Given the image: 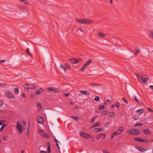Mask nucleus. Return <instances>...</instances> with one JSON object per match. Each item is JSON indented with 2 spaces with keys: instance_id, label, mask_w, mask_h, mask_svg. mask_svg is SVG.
<instances>
[{
  "instance_id": "29",
  "label": "nucleus",
  "mask_w": 153,
  "mask_h": 153,
  "mask_svg": "<svg viewBox=\"0 0 153 153\" xmlns=\"http://www.w3.org/2000/svg\"><path fill=\"white\" fill-rule=\"evenodd\" d=\"M102 128H96L94 129V132H97L100 131L101 130H102Z\"/></svg>"
},
{
  "instance_id": "22",
  "label": "nucleus",
  "mask_w": 153,
  "mask_h": 153,
  "mask_svg": "<svg viewBox=\"0 0 153 153\" xmlns=\"http://www.w3.org/2000/svg\"><path fill=\"white\" fill-rule=\"evenodd\" d=\"M19 1L21 2H24L25 4H29V2L27 0H19Z\"/></svg>"
},
{
  "instance_id": "11",
  "label": "nucleus",
  "mask_w": 153,
  "mask_h": 153,
  "mask_svg": "<svg viewBox=\"0 0 153 153\" xmlns=\"http://www.w3.org/2000/svg\"><path fill=\"white\" fill-rule=\"evenodd\" d=\"M38 117L39 118H37L38 123L39 124H42L44 121V119L43 118L40 117Z\"/></svg>"
},
{
  "instance_id": "35",
  "label": "nucleus",
  "mask_w": 153,
  "mask_h": 153,
  "mask_svg": "<svg viewBox=\"0 0 153 153\" xmlns=\"http://www.w3.org/2000/svg\"><path fill=\"white\" fill-rule=\"evenodd\" d=\"M23 87L24 88L26 89H27V90L28 91L29 89V86L27 84H24V85H23Z\"/></svg>"
},
{
  "instance_id": "23",
  "label": "nucleus",
  "mask_w": 153,
  "mask_h": 153,
  "mask_svg": "<svg viewBox=\"0 0 153 153\" xmlns=\"http://www.w3.org/2000/svg\"><path fill=\"white\" fill-rule=\"evenodd\" d=\"M86 133H85L84 132H80L79 133V134L82 137L85 138V137H86Z\"/></svg>"
},
{
  "instance_id": "33",
  "label": "nucleus",
  "mask_w": 153,
  "mask_h": 153,
  "mask_svg": "<svg viewBox=\"0 0 153 153\" xmlns=\"http://www.w3.org/2000/svg\"><path fill=\"white\" fill-rule=\"evenodd\" d=\"M19 92V89L18 88H15L14 93L15 94H18Z\"/></svg>"
},
{
  "instance_id": "3",
  "label": "nucleus",
  "mask_w": 153,
  "mask_h": 153,
  "mask_svg": "<svg viewBox=\"0 0 153 153\" xmlns=\"http://www.w3.org/2000/svg\"><path fill=\"white\" fill-rule=\"evenodd\" d=\"M127 132L131 135H137L141 134L140 131L133 128L128 129L127 130Z\"/></svg>"
},
{
  "instance_id": "31",
  "label": "nucleus",
  "mask_w": 153,
  "mask_h": 153,
  "mask_svg": "<svg viewBox=\"0 0 153 153\" xmlns=\"http://www.w3.org/2000/svg\"><path fill=\"white\" fill-rule=\"evenodd\" d=\"M140 52V50H137L135 51V52L134 53V55L136 56L137 54Z\"/></svg>"
},
{
  "instance_id": "25",
  "label": "nucleus",
  "mask_w": 153,
  "mask_h": 153,
  "mask_svg": "<svg viewBox=\"0 0 153 153\" xmlns=\"http://www.w3.org/2000/svg\"><path fill=\"white\" fill-rule=\"evenodd\" d=\"M30 124L29 123L28 124L27 127V135L28 134H29L30 130Z\"/></svg>"
},
{
  "instance_id": "62",
  "label": "nucleus",
  "mask_w": 153,
  "mask_h": 153,
  "mask_svg": "<svg viewBox=\"0 0 153 153\" xmlns=\"http://www.w3.org/2000/svg\"><path fill=\"white\" fill-rule=\"evenodd\" d=\"M3 139L4 140L6 141L7 140V137L6 136H4L3 137Z\"/></svg>"
},
{
  "instance_id": "5",
  "label": "nucleus",
  "mask_w": 153,
  "mask_h": 153,
  "mask_svg": "<svg viewBox=\"0 0 153 153\" xmlns=\"http://www.w3.org/2000/svg\"><path fill=\"white\" fill-rule=\"evenodd\" d=\"M82 59L78 58L77 59L74 58L69 60L71 63L76 64L82 60Z\"/></svg>"
},
{
  "instance_id": "47",
  "label": "nucleus",
  "mask_w": 153,
  "mask_h": 153,
  "mask_svg": "<svg viewBox=\"0 0 153 153\" xmlns=\"http://www.w3.org/2000/svg\"><path fill=\"white\" fill-rule=\"evenodd\" d=\"M149 35L150 37L153 39V32H150L149 33Z\"/></svg>"
},
{
  "instance_id": "42",
  "label": "nucleus",
  "mask_w": 153,
  "mask_h": 153,
  "mask_svg": "<svg viewBox=\"0 0 153 153\" xmlns=\"http://www.w3.org/2000/svg\"><path fill=\"white\" fill-rule=\"evenodd\" d=\"M133 117L134 120H137L138 119L139 117L137 115H134L133 116Z\"/></svg>"
},
{
  "instance_id": "44",
  "label": "nucleus",
  "mask_w": 153,
  "mask_h": 153,
  "mask_svg": "<svg viewBox=\"0 0 153 153\" xmlns=\"http://www.w3.org/2000/svg\"><path fill=\"white\" fill-rule=\"evenodd\" d=\"M99 97L97 96H96L94 98V100L96 102L98 101L99 100Z\"/></svg>"
},
{
  "instance_id": "56",
  "label": "nucleus",
  "mask_w": 153,
  "mask_h": 153,
  "mask_svg": "<svg viewBox=\"0 0 153 153\" xmlns=\"http://www.w3.org/2000/svg\"><path fill=\"white\" fill-rule=\"evenodd\" d=\"M113 134L114 136H116L119 134L116 131L114 132Z\"/></svg>"
},
{
  "instance_id": "32",
  "label": "nucleus",
  "mask_w": 153,
  "mask_h": 153,
  "mask_svg": "<svg viewBox=\"0 0 153 153\" xmlns=\"http://www.w3.org/2000/svg\"><path fill=\"white\" fill-rule=\"evenodd\" d=\"M26 52L28 53V55L30 56V57H32L31 53L29 52V49L27 48L26 50Z\"/></svg>"
},
{
  "instance_id": "16",
  "label": "nucleus",
  "mask_w": 153,
  "mask_h": 153,
  "mask_svg": "<svg viewBox=\"0 0 153 153\" xmlns=\"http://www.w3.org/2000/svg\"><path fill=\"white\" fill-rule=\"evenodd\" d=\"M135 148L137 149L139 151L142 152H143L145 150H145L144 149L141 148L140 146H136Z\"/></svg>"
},
{
  "instance_id": "26",
  "label": "nucleus",
  "mask_w": 153,
  "mask_h": 153,
  "mask_svg": "<svg viewBox=\"0 0 153 153\" xmlns=\"http://www.w3.org/2000/svg\"><path fill=\"white\" fill-rule=\"evenodd\" d=\"M109 117L110 118L113 117L114 115V112H110L109 113Z\"/></svg>"
},
{
  "instance_id": "61",
  "label": "nucleus",
  "mask_w": 153,
  "mask_h": 153,
  "mask_svg": "<svg viewBox=\"0 0 153 153\" xmlns=\"http://www.w3.org/2000/svg\"><path fill=\"white\" fill-rule=\"evenodd\" d=\"M56 145L57 146L58 149L59 150H60V148H59V145L58 143H56Z\"/></svg>"
},
{
  "instance_id": "36",
  "label": "nucleus",
  "mask_w": 153,
  "mask_h": 153,
  "mask_svg": "<svg viewBox=\"0 0 153 153\" xmlns=\"http://www.w3.org/2000/svg\"><path fill=\"white\" fill-rule=\"evenodd\" d=\"M108 113V111L106 110H103L102 112V114L103 115H105Z\"/></svg>"
},
{
  "instance_id": "48",
  "label": "nucleus",
  "mask_w": 153,
  "mask_h": 153,
  "mask_svg": "<svg viewBox=\"0 0 153 153\" xmlns=\"http://www.w3.org/2000/svg\"><path fill=\"white\" fill-rule=\"evenodd\" d=\"M115 106L117 108H119L120 106V103L118 102H117L115 105Z\"/></svg>"
},
{
  "instance_id": "50",
  "label": "nucleus",
  "mask_w": 153,
  "mask_h": 153,
  "mask_svg": "<svg viewBox=\"0 0 153 153\" xmlns=\"http://www.w3.org/2000/svg\"><path fill=\"white\" fill-rule=\"evenodd\" d=\"M4 104V101H3L0 100V107L2 106Z\"/></svg>"
},
{
  "instance_id": "37",
  "label": "nucleus",
  "mask_w": 153,
  "mask_h": 153,
  "mask_svg": "<svg viewBox=\"0 0 153 153\" xmlns=\"http://www.w3.org/2000/svg\"><path fill=\"white\" fill-rule=\"evenodd\" d=\"M143 125V123H137L135 124V126L136 127V126H139L141 127Z\"/></svg>"
},
{
  "instance_id": "38",
  "label": "nucleus",
  "mask_w": 153,
  "mask_h": 153,
  "mask_svg": "<svg viewBox=\"0 0 153 153\" xmlns=\"http://www.w3.org/2000/svg\"><path fill=\"white\" fill-rule=\"evenodd\" d=\"M6 122L5 120H2L0 121V126L3 125V124H5L4 123Z\"/></svg>"
},
{
  "instance_id": "63",
  "label": "nucleus",
  "mask_w": 153,
  "mask_h": 153,
  "mask_svg": "<svg viewBox=\"0 0 153 153\" xmlns=\"http://www.w3.org/2000/svg\"><path fill=\"white\" fill-rule=\"evenodd\" d=\"M5 59L1 60L0 61V63H4V62H5Z\"/></svg>"
},
{
  "instance_id": "24",
  "label": "nucleus",
  "mask_w": 153,
  "mask_h": 153,
  "mask_svg": "<svg viewBox=\"0 0 153 153\" xmlns=\"http://www.w3.org/2000/svg\"><path fill=\"white\" fill-rule=\"evenodd\" d=\"M17 8L21 10H23L25 9L24 7L20 5H18L17 6Z\"/></svg>"
},
{
  "instance_id": "20",
  "label": "nucleus",
  "mask_w": 153,
  "mask_h": 153,
  "mask_svg": "<svg viewBox=\"0 0 153 153\" xmlns=\"http://www.w3.org/2000/svg\"><path fill=\"white\" fill-rule=\"evenodd\" d=\"M60 68H61L62 69L64 70V71L65 72L67 71V68L64 65L60 64Z\"/></svg>"
},
{
  "instance_id": "59",
  "label": "nucleus",
  "mask_w": 153,
  "mask_h": 153,
  "mask_svg": "<svg viewBox=\"0 0 153 153\" xmlns=\"http://www.w3.org/2000/svg\"><path fill=\"white\" fill-rule=\"evenodd\" d=\"M34 94L33 93H31V98H33L34 97Z\"/></svg>"
},
{
  "instance_id": "49",
  "label": "nucleus",
  "mask_w": 153,
  "mask_h": 153,
  "mask_svg": "<svg viewBox=\"0 0 153 153\" xmlns=\"http://www.w3.org/2000/svg\"><path fill=\"white\" fill-rule=\"evenodd\" d=\"M65 66L67 68H71L70 65L68 64V63H67L65 64Z\"/></svg>"
},
{
  "instance_id": "10",
  "label": "nucleus",
  "mask_w": 153,
  "mask_h": 153,
  "mask_svg": "<svg viewBox=\"0 0 153 153\" xmlns=\"http://www.w3.org/2000/svg\"><path fill=\"white\" fill-rule=\"evenodd\" d=\"M102 136H103V137L102 138V140L104 139L106 136V135L105 133H102L99 135H97L96 137V139L97 140H99L100 139L101 137Z\"/></svg>"
},
{
  "instance_id": "17",
  "label": "nucleus",
  "mask_w": 153,
  "mask_h": 153,
  "mask_svg": "<svg viewBox=\"0 0 153 153\" xmlns=\"http://www.w3.org/2000/svg\"><path fill=\"white\" fill-rule=\"evenodd\" d=\"M136 112L140 115L144 112V109H140L136 111Z\"/></svg>"
},
{
  "instance_id": "7",
  "label": "nucleus",
  "mask_w": 153,
  "mask_h": 153,
  "mask_svg": "<svg viewBox=\"0 0 153 153\" xmlns=\"http://www.w3.org/2000/svg\"><path fill=\"white\" fill-rule=\"evenodd\" d=\"M5 95L7 97L9 98H14L15 97L13 94L11 93L9 91L5 92Z\"/></svg>"
},
{
  "instance_id": "12",
  "label": "nucleus",
  "mask_w": 153,
  "mask_h": 153,
  "mask_svg": "<svg viewBox=\"0 0 153 153\" xmlns=\"http://www.w3.org/2000/svg\"><path fill=\"white\" fill-rule=\"evenodd\" d=\"M81 93L87 96H89L90 95L89 93L86 91L82 90L80 91Z\"/></svg>"
},
{
  "instance_id": "1",
  "label": "nucleus",
  "mask_w": 153,
  "mask_h": 153,
  "mask_svg": "<svg viewBox=\"0 0 153 153\" xmlns=\"http://www.w3.org/2000/svg\"><path fill=\"white\" fill-rule=\"evenodd\" d=\"M148 79L149 78L146 77V75L140 73H139V76L138 77L139 82L145 84L147 82Z\"/></svg>"
},
{
  "instance_id": "13",
  "label": "nucleus",
  "mask_w": 153,
  "mask_h": 153,
  "mask_svg": "<svg viewBox=\"0 0 153 153\" xmlns=\"http://www.w3.org/2000/svg\"><path fill=\"white\" fill-rule=\"evenodd\" d=\"M124 130V128L122 127H120L116 131L119 134H121Z\"/></svg>"
},
{
  "instance_id": "40",
  "label": "nucleus",
  "mask_w": 153,
  "mask_h": 153,
  "mask_svg": "<svg viewBox=\"0 0 153 153\" xmlns=\"http://www.w3.org/2000/svg\"><path fill=\"white\" fill-rule=\"evenodd\" d=\"M85 134H85L86 137H85V138H88L91 136V135L88 134L86 133Z\"/></svg>"
},
{
  "instance_id": "51",
  "label": "nucleus",
  "mask_w": 153,
  "mask_h": 153,
  "mask_svg": "<svg viewBox=\"0 0 153 153\" xmlns=\"http://www.w3.org/2000/svg\"><path fill=\"white\" fill-rule=\"evenodd\" d=\"M122 100L124 101L127 104H128V102L125 100V99L124 98H122Z\"/></svg>"
},
{
  "instance_id": "14",
  "label": "nucleus",
  "mask_w": 153,
  "mask_h": 153,
  "mask_svg": "<svg viewBox=\"0 0 153 153\" xmlns=\"http://www.w3.org/2000/svg\"><path fill=\"white\" fill-rule=\"evenodd\" d=\"M43 91H44V90H43V89L41 88L38 89L36 91H35L34 93V94L35 95H37L38 94L41 93L42 92H43Z\"/></svg>"
},
{
  "instance_id": "8",
  "label": "nucleus",
  "mask_w": 153,
  "mask_h": 153,
  "mask_svg": "<svg viewBox=\"0 0 153 153\" xmlns=\"http://www.w3.org/2000/svg\"><path fill=\"white\" fill-rule=\"evenodd\" d=\"M142 132L147 135H150L151 134V131L148 129H143L142 130Z\"/></svg>"
},
{
  "instance_id": "52",
  "label": "nucleus",
  "mask_w": 153,
  "mask_h": 153,
  "mask_svg": "<svg viewBox=\"0 0 153 153\" xmlns=\"http://www.w3.org/2000/svg\"><path fill=\"white\" fill-rule=\"evenodd\" d=\"M47 151L48 153H50L51 152V149L50 146H49V147H48Z\"/></svg>"
},
{
  "instance_id": "6",
  "label": "nucleus",
  "mask_w": 153,
  "mask_h": 153,
  "mask_svg": "<svg viewBox=\"0 0 153 153\" xmlns=\"http://www.w3.org/2000/svg\"><path fill=\"white\" fill-rule=\"evenodd\" d=\"M135 140L136 141L138 142H145L146 143H148V142L149 141L147 139H142L141 138L138 137H135Z\"/></svg>"
},
{
  "instance_id": "18",
  "label": "nucleus",
  "mask_w": 153,
  "mask_h": 153,
  "mask_svg": "<svg viewBox=\"0 0 153 153\" xmlns=\"http://www.w3.org/2000/svg\"><path fill=\"white\" fill-rule=\"evenodd\" d=\"M92 62V60L91 59H89L84 64L86 67H87Z\"/></svg>"
},
{
  "instance_id": "58",
  "label": "nucleus",
  "mask_w": 153,
  "mask_h": 153,
  "mask_svg": "<svg viewBox=\"0 0 153 153\" xmlns=\"http://www.w3.org/2000/svg\"><path fill=\"white\" fill-rule=\"evenodd\" d=\"M103 153H110L109 152L106 151L105 150H102Z\"/></svg>"
},
{
  "instance_id": "41",
  "label": "nucleus",
  "mask_w": 153,
  "mask_h": 153,
  "mask_svg": "<svg viewBox=\"0 0 153 153\" xmlns=\"http://www.w3.org/2000/svg\"><path fill=\"white\" fill-rule=\"evenodd\" d=\"M98 85L97 84H95V83H91L90 84V86L91 87H93L94 86H98V85Z\"/></svg>"
},
{
  "instance_id": "15",
  "label": "nucleus",
  "mask_w": 153,
  "mask_h": 153,
  "mask_svg": "<svg viewBox=\"0 0 153 153\" xmlns=\"http://www.w3.org/2000/svg\"><path fill=\"white\" fill-rule=\"evenodd\" d=\"M29 89H35L36 85L34 84H30L28 85Z\"/></svg>"
},
{
  "instance_id": "30",
  "label": "nucleus",
  "mask_w": 153,
  "mask_h": 153,
  "mask_svg": "<svg viewBox=\"0 0 153 153\" xmlns=\"http://www.w3.org/2000/svg\"><path fill=\"white\" fill-rule=\"evenodd\" d=\"M86 68L87 67L85 65H84L80 69V71H84Z\"/></svg>"
},
{
  "instance_id": "53",
  "label": "nucleus",
  "mask_w": 153,
  "mask_h": 153,
  "mask_svg": "<svg viewBox=\"0 0 153 153\" xmlns=\"http://www.w3.org/2000/svg\"><path fill=\"white\" fill-rule=\"evenodd\" d=\"M109 124H110V123H109V122H108L107 123H106L105 124V127H107L109 126Z\"/></svg>"
},
{
  "instance_id": "19",
  "label": "nucleus",
  "mask_w": 153,
  "mask_h": 153,
  "mask_svg": "<svg viewBox=\"0 0 153 153\" xmlns=\"http://www.w3.org/2000/svg\"><path fill=\"white\" fill-rule=\"evenodd\" d=\"M133 99L139 105H142V102L138 100L137 99L136 96H135Z\"/></svg>"
},
{
  "instance_id": "55",
  "label": "nucleus",
  "mask_w": 153,
  "mask_h": 153,
  "mask_svg": "<svg viewBox=\"0 0 153 153\" xmlns=\"http://www.w3.org/2000/svg\"><path fill=\"white\" fill-rule=\"evenodd\" d=\"M37 105L39 108H40V109L42 108V107L41 104L40 102H37Z\"/></svg>"
},
{
  "instance_id": "21",
  "label": "nucleus",
  "mask_w": 153,
  "mask_h": 153,
  "mask_svg": "<svg viewBox=\"0 0 153 153\" xmlns=\"http://www.w3.org/2000/svg\"><path fill=\"white\" fill-rule=\"evenodd\" d=\"M70 117L73 118L76 121H78L79 119H80V117L76 116L75 117L74 116H70Z\"/></svg>"
},
{
  "instance_id": "4",
  "label": "nucleus",
  "mask_w": 153,
  "mask_h": 153,
  "mask_svg": "<svg viewBox=\"0 0 153 153\" xmlns=\"http://www.w3.org/2000/svg\"><path fill=\"white\" fill-rule=\"evenodd\" d=\"M38 132L42 136L46 138L49 139L50 137L48 134L46 133L45 131L39 129Z\"/></svg>"
},
{
  "instance_id": "60",
  "label": "nucleus",
  "mask_w": 153,
  "mask_h": 153,
  "mask_svg": "<svg viewBox=\"0 0 153 153\" xmlns=\"http://www.w3.org/2000/svg\"><path fill=\"white\" fill-rule=\"evenodd\" d=\"M114 136H115L113 134V133L112 134L111 136V139L112 140L113 138H114Z\"/></svg>"
},
{
  "instance_id": "54",
  "label": "nucleus",
  "mask_w": 153,
  "mask_h": 153,
  "mask_svg": "<svg viewBox=\"0 0 153 153\" xmlns=\"http://www.w3.org/2000/svg\"><path fill=\"white\" fill-rule=\"evenodd\" d=\"M96 117H94L92 119H91V123H93L94 121H95V120L96 118Z\"/></svg>"
},
{
  "instance_id": "45",
  "label": "nucleus",
  "mask_w": 153,
  "mask_h": 153,
  "mask_svg": "<svg viewBox=\"0 0 153 153\" xmlns=\"http://www.w3.org/2000/svg\"><path fill=\"white\" fill-rule=\"evenodd\" d=\"M147 109L148 111L149 112H153V111L150 108L147 107Z\"/></svg>"
},
{
  "instance_id": "43",
  "label": "nucleus",
  "mask_w": 153,
  "mask_h": 153,
  "mask_svg": "<svg viewBox=\"0 0 153 153\" xmlns=\"http://www.w3.org/2000/svg\"><path fill=\"white\" fill-rule=\"evenodd\" d=\"M6 126V124H3L1 127L0 128V132Z\"/></svg>"
},
{
  "instance_id": "9",
  "label": "nucleus",
  "mask_w": 153,
  "mask_h": 153,
  "mask_svg": "<svg viewBox=\"0 0 153 153\" xmlns=\"http://www.w3.org/2000/svg\"><path fill=\"white\" fill-rule=\"evenodd\" d=\"M16 127L19 133L20 134L22 133L23 131L22 129V126L19 123V122L17 124Z\"/></svg>"
},
{
  "instance_id": "39",
  "label": "nucleus",
  "mask_w": 153,
  "mask_h": 153,
  "mask_svg": "<svg viewBox=\"0 0 153 153\" xmlns=\"http://www.w3.org/2000/svg\"><path fill=\"white\" fill-rule=\"evenodd\" d=\"M7 84L6 83H3L1 84H0V86H1L2 87L6 86H7Z\"/></svg>"
},
{
  "instance_id": "27",
  "label": "nucleus",
  "mask_w": 153,
  "mask_h": 153,
  "mask_svg": "<svg viewBox=\"0 0 153 153\" xmlns=\"http://www.w3.org/2000/svg\"><path fill=\"white\" fill-rule=\"evenodd\" d=\"M100 125V123L99 122L95 123L93 126L92 128L95 127Z\"/></svg>"
},
{
  "instance_id": "57",
  "label": "nucleus",
  "mask_w": 153,
  "mask_h": 153,
  "mask_svg": "<svg viewBox=\"0 0 153 153\" xmlns=\"http://www.w3.org/2000/svg\"><path fill=\"white\" fill-rule=\"evenodd\" d=\"M107 104H108V105L110 104L111 103V101L109 99L107 100Z\"/></svg>"
},
{
  "instance_id": "34",
  "label": "nucleus",
  "mask_w": 153,
  "mask_h": 153,
  "mask_svg": "<svg viewBox=\"0 0 153 153\" xmlns=\"http://www.w3.org/2000/svg\"><path fill=\"white\" fill-rule=\"evenodd\" d=\"M105 109V106L104 105H99V109L100 110H101L102 109L103 110L104 109Z\"/></svg>"
},
{
  "instance_id": "46",
  "label": "nucleus",
  "mask_w": 153,
  "mask_h": 153,
  "mask_svg": "<svg viewBox=\"0 0 153 153\" xmlns=\"http://www.w3.org/2000/svg\"><path fill=\"white\" fill-rule=\"evenodd\" d=\"M53 91L55 93H57L59 91V90L58 88H56L53 89Z\"/></svg>"
},
{
  "instance_id": "64",
  "label": "nucleus",
  "mask_w": 153,
  "mask_h": 153,
  "mask_svg": "<svg viewBox=\"0 0 153 153\" xmlns=\"http://www.w3.org/2000/svg\"><path fill=\"white\" fill-rule=\"evenodd\" d=\"M40 153H47V152L45 151L41 150L40 151Z\"/></svg>"
},
{
  "instance_id": "28",
  "label": "nucleus",
  "mask_w": 153,
  "mask_h": 153,
  "mask_svg": "<svg viewBox=\"0 0 153 153\" xmlns=\"http://www.w3.org/2000/svg\"><path fill=\"white\" fill-rule=\"evenodd\" d=\"M99 36L100 37H104L105 36V35L103 33H100L98 34Z\"/></svg>"
},
{
  "instance_id": "2",
  "label": "nucleus",
  "mask_w": 153,
  "mask_h": 153,
  "mask_svg": "<svg viewBox=\"0 0 153 153\" xmlns=\"http://www.w3.org/2000/svg\"><path fill=\"white\" fill-rule=\"evenodd\" d=\"M76 20L79 23L86 25L91 24L93 22L92 20L85 18L81 19H77Z\"/></svg>"
}]
</instances>
